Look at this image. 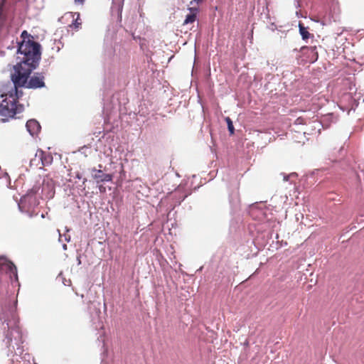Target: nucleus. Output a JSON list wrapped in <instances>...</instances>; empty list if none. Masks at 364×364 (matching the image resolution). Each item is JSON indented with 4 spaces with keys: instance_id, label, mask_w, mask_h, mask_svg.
<instances>
[{
    "instance_id": "nucleus-1",
    "label": "nucleus",
    "mask_w": 364,
    "mask_h": 364,
    "mask_svg": "<svg viewBox=\"0 0 364 364\" xmlns=\"http://www.w3.org/2000/svg\"><path fill=\"white\" fill-rule=\"evenodd\" d=\"M19 50L24 53L25 60L11 74L12 82H9L8 85L11 90L7 93L1 95V97L5 98L0 101V114L7 118H14L23 111V105L18 104V87L25 85L31 71L36 68L39 61L38 44L28 41L23 43L19 47Z\"/></svg>"
},
{
    "instance_id": "nucleus-2",
    "label": "nucleus",
    "mask_w": 364,
    "mask_h": 364,
    "mask_svg": "<svg viewBox=\"0 0 364 364\" xmlns=\"http://www.w3.org/2000/svg\"><path fill=\"white\" fill-rule=\"evenodd\" d=\"M1 319H4L6 322L7 331L5 334V342L8 348V355L9 353H17L15 350V346L17 350H20L21 345L23 343L21 331L18 326V318L16 314L13 311L3 314ZM6 329V327H4Z\"/></svg>"
},
{
    "instance_id": "nucleus-3",
    "label": "nucleus",
    "mask_w": 364,
    "mask_h": 364,
    "mask_svg": "<svg viewBox=\"0 0 364 364\" xmlns=\"http://www.w3.org/2000/svg\"><path fill=\"white\" fill-rule=\"evenodd\" d=\"M0 271L9 274L11 278L14 277L18 280L17 268L15 264L4 257H0Z\"/></svg>"
},
{
    "instance_id": "nucleus-4",
    "label": "nucleus",
    "mask_w": 364,
    "mask_h": 364,
    "mask_svg": "<svg viewBox=\"0 0 364 364\" xmlns=\"http://www.w3.org/2000/svg\"><path fill=\"white\" fill-rule=\"evenodd\" d=\"M44 78V75L42 73H35L28 81V80H26L23 86L31 89L43 87L45 86Z\"/></svg>"
},
{
    "instance_id": "nucleus-5",
    "label": "nucleus",
    "mask_w": 364,
    "mask_h": 364,
    "mask_svg": "<svg viewBox=\"0 0 364 364\" xmlns=\"http://www.w3.org/2000/svg\"><path fill=\"white\" fill-rule=\"evenodd\" d=\"M55 195V187L51 181H43L41 186V197L43 199L53 198Z\"/></svg>"
},
{
    "instance_id": "nucleus-6",
    "label": "nucleus",
    "mask_w": 364,
    "mask_h": 364,
    "mask_svg": "<svg viewBox=\"0 0 364 364\" xmlns=\"http://www.w3.org/2000/svg\"><path fill=\"white\" fill-rule=\"evenodd\" d=\"M30 36H31L28 33V32H27L26 31H23L22 32V33H21V37H22V38H23V41L19 44V46H18V53H19L21 55H23V56L21 58V61L19 63H18L16 65H15V66L14 67V70H16V67H19L21 64H23V60H25V59H24V58H25L26 56H25L24 53H23L20 52V50H19V47H20V46H21L23 43H25V42L26 43V42H28H28H30V43H33L38 44V52H39V59L41 58V51H40L41 46H40V44H39L38 43H37V42H36V41H33V40L29 39V38H28L27 41L25 39V38H26V37L29 38Z\"/></svg>"
},
{
    "instance_id": "nucleus-7",
    "label": "nucleus",
    "mask_w": 364,
    "mask_h": 364,
    "mask_svg": "<svg viewBox=\"0 0 364 364\" xmlns=\"http://www.w3.org/2000/svg\"><path fill=\"white\" fill-rule=\"evenodd\" d=\"M95 173L93 175L94 179L97 183L109 182L112 180V176L108 173H104L101 170L93 169Z\"/></svg>"
},
{
    "instance_id": "nucleus-8",
    "label": "nucleus",
    "mask_w": 364,
    "mask_h": 364,
    "mask_svg": "<svg viewBox=\"0 0 364 364\" xmlns=\"http://www.w3.org/2000/svg\"><path fill=\"white\" fill-rule=\"evenodd\" d=\"M26 127L27 128L28 132L32 135L34 136L37 134L41 129V126L39 123L36 119H30L26 122Z\"/></svg>"
},
{
    "instance_id": "nucleus-9",
    "label": "nucleus",
    "mask_w": 364,
    "mask_h": 364,
    "mask_svg": "<svg viewBox=\"0 0 364 364\" xmlns=\"http://www.w3.org/2000/svg\"><path fill=\"white\" fill-rule=\"evenodd\" d=\"M191 13L188 14L184 20L183 25H187L193 23L197 16L198 9L195 7H191L188 9Z\"/></svg>"
},
{
    "instance_id": "nucleus-10",
    "label": "nucleus",
    "mask_w": 364,
    "mask_h": 364,
    "mask_svg": "<svg viewBox=\"0 0 364 364\" xmlns=\"http://www.w3.org/2000/svg\"><path fill=\"white\" fill-rule=\"evenodd\" d=\"M7 0H1L0 3V28L4 26L6 21V14L4 11V7Z\"/></svg>"
},
{
    "instance_id": "nucleus-11",
    "label": "nucleus",
    "mask_w": 364,
    "mask_h": 364,
    "mask_svg": "<svg viewBox=\"0 0 364 364\" xmlns=\"http://www.w3.org/2000/svg\"><path fill=\"white\" fill-rule=\"evenodd\" d=\"M299 33L301 34L303 40H307L309 38L311 34L308 31L307 28L304 25L299 22Z\"/></svg>"
},
{
    "instance_id": "nucleus-12",
    "label": "nucleus",
    "mask_w": 364,
    "mask_h": 364,
    "mask_svg": "<svg viewBox=\"0 0 364 364\" xmlns=\"http://www.w3.org/2000/svg\"><path fill=\"white\" fill-rule=\"evenodd\" d=\"M82 24L80 14H77L76 18L73 20V23H71L69 26L70 28H74L75 29L77 30L80 28V26Z\"/></svg>"
},
{
    "instance_id": "nucleus-13",
    "label": "nucleus",
    "mask_w": 364,
    "mask_h": 364,
    "mask_svg": "<svg viewBox=\"0 0 364 364\" xmlns=\"http://www.w3.org/2000/svg\"><path fill=\"white\" fill-rule=\"evenodd\" d=\"M225 121L227 122L228 129V130L230 132V135L234 134L235 129H234V126H233V124H232V122L231 119L229 117H227L225 118Z\"/></svg>"
},
{
    "instance_id": "nucleus-14",
    "label": "nucleus",
    "mask_w": 364,
    "mask_h": 364,
    "mask_svg": "<svg viewBox=\"0 0 364 364\" xmlns=\"http://www.w3.org/2000/svg\"><path fill=\"white\" fill-rule=\"evenodd\" d=\"M316 48L315 46H314V47L303 46L301 48V50H311V52L314 53L315 58L313 59V61L316 60L318 58V53H317V52H316Z\"/></svg>"
},
{
    "instance_id": "nucleus-15",
    "label": "nucleus",
    "mask_w": 364,
    "mask_h": 364,
    "mask_svg": "<svg viewBox=\"0 0 364 364\" xmlns=\"http://www.w3.org/2000/svg\"><path fill=\"white\" fill-rule=\"evenodd\" d=\"M40 188V187L35 186L31 190V192L33 193V194H36L38 193Z\"/></svg>"
},
{
    "instance_id": "nucleus-16",
    "label": "nucleus",
    "mask_w": 364,
    "mask_h": 364,
    "mask_svg": "<svg viewBox=\"0 0 364 364\" xmlns=\"http://www.w3.org/2000/svg\"><path fill=\"white\" fill-rule=\"evenodd\" d=\"M302 120H303V119H302L301 118H300V117H299V118H298V119L296 120V124H301V123H302Z\"/></svg>"
},
{
    "instance_id": "nucleus-17",
    "label": "nucleus",
    "mask_w": 364,
    "mask_h": 364,
    "mask_svg": "<svg viewBox=\"0 0 364 364\" xmlns=\"http://www.w3.org/2000/svg\"><path fill=\"white\" fill-rule=\"evenodd\" d=\"M85 0H75V3L83 4Z\"/></svg>"
},
{
    "instance_id": "nucleus-18",
    "label": "nucleus",
    "mask_w": 364,
    "mask_h": 364,
    "mask_svg": "<svg viewBox=\"0 0 364 364\" xmlns=\"http://www.w3.org/2000/svg\"><path fill=\"white\" fill-rule=\"evenodd\" d=\"M122 9V5L121 4H119L118 6V10L121 11Z\"/></svg>"
},
{
    "instance_id": "nucleus-19",
    "label": "nucleus",
    "mask_w": 364,
    "mask_h": 364,
    "mask_svg": "<svg viewBox=\"0 0 364 364\" xmlns=\"http://www.w3.org/2000/svg\"><path fill=\"white\" fill-rule=\"evenodd\" d=\"M289 179V176H286L284 177V181H288Z\"/></svg>"
},
{
    "instance_id": "nucleus-20",
    "label": "nucleus",
    "mask_w": 364,
    "mask_h": 364,
    "mask_svg": "<svg viewBox=\"0 0 364 364\" xmlns=\"http://www.w3.org/2000/svg\"><path fill=\"white\" fill-rule=\"evenodd\" d=\"M43 153L41 151V159H42V156H43Z\"/></svg>"
},
{
    "instance_id": "nucleus-21",
    "label": "nucleus",
    "mask_w": 364,
    "mask_h": 364,
    "mask_svg": "<svg viewBox=\"0 0 364 364\" xmlns=\"http://www.w3.org/2000/svg\"><path fill=\"white\" fill-rule=\"evenodd\" d=\"M80 297H81L82 299H83V298H84V295H83V294H81V295H80Z\"/></svg>"
},
{
    "instance_id": "nucleus-22",
    "label": "nucleus",
    "mask_w": 364,
    "mask_h": 364,
    "mask_svg": "<svg viewBox=\"0 0 364 364\" xmlns=\"http://www.w3.org/2000/svg\"><path fill=\"white\" fill-rule=\"evenodd\" d=\"M75 294H76L77 296V295H79V294H78V293H77V291H75Z\"/></svg>"
}]
</instances>
